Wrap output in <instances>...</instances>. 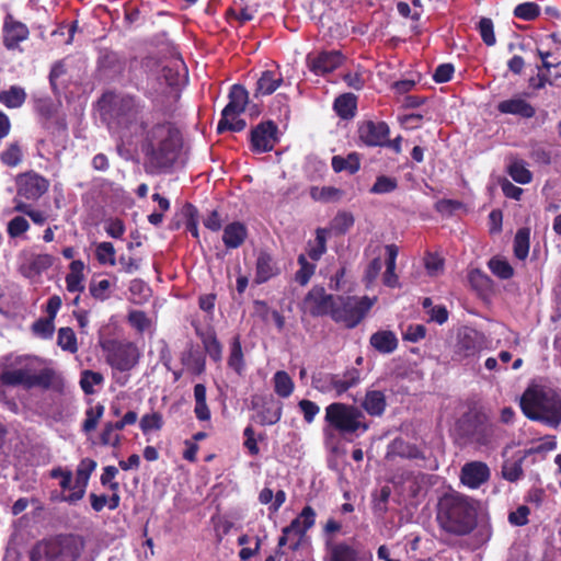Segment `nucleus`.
Listing matches in <instances>:
<instances>
[{"label": "nucleus", "mask_w": 561, "mask_h": 561, "mask_svg": "<svg viewBox=\"0 0 561 561\" xmlns=\"http://www.w3.org/2000/svg\"><path fill=\"white\" fill-rule=\"evenodd\" d=\"M100 107L108 129L119 139V150L134 145L136 135L144 130L153 115L140 99L130 94L105 93L100 100Z\"/></svg>", "instance_id": "nucleus-1"}, {"label": "nucleus", "mask_w": 561, "mask_h": 561, "mask_svg": "<svg viewBox=\"0 0 561 561\" xmlns=\"http://www.w3.org/2000/svg\"><path fill=\"white\" fill-rule=\"evenodd\" d=\"M133 146H139L148 162L154 168L173 164L182 146L180 130L170 122L150 117V123L135 137Z\"/></svg>", "instance_id": "nucleus-2"}, {"label": "nucleus", "mask_w": 561, "mask_h": 561, "mask_svg": "<svg viewBox=\"0 0 561 561\" xmlns=\"http://www.w3.org/2000/svg\"><path fill=\"white\" fill-rule=\"evenodd\" d=\"M520 409L530 420L557 427L561 423V398L549 387L531 383L520 397Z\"/></svg>", "instance_id": "nucleus-3"}, {"label": "nucleus", "mask_w": 561, "mask_h": 561, "mask_svg": "<svg viewBox=\"0 0 561 561\" xmlns=\"http://www.w3.org/2000/svg\"><path fill=\"white\" fill-rule=\"evenodd\" d=\"M437 520L447 533L467 535L476 526V511L467 496L448 493L438 501Z\"/></svg>", "instance_id": "nucleus-4"}, {"label": "nucleus", "mask_w": 561, "mask_h": 561, "mask_svg": "<svg viewBox=\"0 0 561 561\" xmlns=\"http://www.w3.org/2000/svg\"><path fill=\"white\" fill-rule=\"evenodd\" d=\"M360 410L352 404L333 402L325 407L323 436L325 440L333 439L335 433L353 435L365 433L368 424L364 422Z\"/></svg>", "instance_id": "nucleus-5"}, {"label": "nucleus", "mask_w": 561, "mask_h": 561, "mask_svg": "<svg viewBox=\"0 0 561 561\" xmlns=\"http://www.w3.org/2000/svg\"><path fill=\"white\" fill-rule=\"evenodd\" d=\"M84 541L78 536H60L38 541L31 550V561H84Z\"/></svg>", "instance_id": "nucleus-6"}, {"label": "nucleus", "mask_w": 561, "mask_h": 561, "mask_svg": "<svg viewBox=\"0 0 561 561\" xmlns=\"http://www.w3.org/2000/svg\"><path fill=\"white\" fill-rule=\"evenodd\" d=\"M376 301L377 297L337 295L331 319L347 329H354L365 319Z\"/></svg>", "instance_id": "nucleus-7"}, {"label": "nucleus", "mask_w": 561, "mask_h": 561, "mask_svg": "<svg viewBox=\"0 0 561 561\" xmlns=\"http://www.w3.org/2000/svg\"><path fill=\"white\" fill-rule=\"evenodd\" d=\"M31 357H16V368H7L0 375V383L4 386H23L27 389L41 386L47 388L51 382V371L44 369L38 374L30 369Z\"/></svg>", "instance_id": "nucleus-8"}, {"label": "nucleus", "mask_w": 561, "mask_h": 561, "mask_svg": "<svg viewBox=\"0 0 561 561\" xmlns=\"http://www.w3.org/2000/svg\"><path fill=\"white\" fill-rule=\"evenodd\" d=\"M249 102V93L244 87L234 84L229 92V102L221 113V119L217 125L218 133L225 130L241 131L245 127L244 119L240 115L244 112Z\"/></svg>", "instance_id": "nucleus-9"}, {"label": "nucleus", "mask_w": 561, "mask_h": 561, "mask_svg": "<svg viewBox=\"0 0 561 561\" xmlns=\"http://www.w3.org/2000/svg\"><path fill=\"white\" fill-rule=\"evenodd\" d=\"M485 347V335L472 328L465 327L457 333L453 359L469 363L478 357Z\"/></svg>", "instance_id": "nucleus-10"}, {"label": "nucleus", "mask_w": 561, "mask_h": 561, "mask_svg": "<svg viewBox=\"0 0 561 561\" xmlns=\"http://www.w3.org/2000/svg\"><path fill=\"white\" fill-rule=\"evenodd\" d=\"M323 561H373L371 554L364 552L350 540L328 537L324 540Z\"/></svg>", "instance_id": "nucleus-11"}, {"label": "nucleus", "mask_w": 561, "mask_h": 561, "mask_svg": "<svg viewBox=\"0 0 561 561\" xmlns=\"http://www.w3.org/2000/svg\"><path fill=\"white\" fill-rule=\"evenodd\" d=\"M105 350L106 362L113 369L128 371L138 363L139 352L133 343L112 342Z\"/></svg>", "instance_id": "nucleus-12"}, {"label": "nucleus", "mask_w": 561, "mask_h": 561, "mask_svg": "<svg viewBox=\"0 0 561 561\" xmlns=\"http://www.w3.org/2000/svg\"><path fill=\"white\" fill-rule=\"evenodd\" d=\"M335 295L328 294L323 287L314 286L302 301V310L313 317L329 316L331 318Z\"/></svg>", "instance_id": "nucleus-13"}, {"label": "nucleus", "mask_w": 561, "mask_h": 561, "mask_svg": "<svg viewBox=\"0 0 561 561\" xmlns=\"http://www.w3.org/2000/svg\"><path fill=\"white\" fill-rule=\"evenodd\" d=\"M344 56L339 50H322L309 53L306 57L308 69L316 76H325L339 68Z\"/></svg>", "instance_id": "nucleus-14"}, {"label": "nucleus", "mask_w": 561, "mask_h": 561, "mask_svg": "<svg viewBox=\"0 0 561 561\" xmlns=\"http://www.w3.org/2000/svg\"><path fill=\"white\" fill-rule=\"evenodd\" d=\"M15 183L18 197L28 201L38 199L49 187L48 181L35 172H27L18 175Z\"/></svg>", "instance_id": "nucleus-15"}, {"label": "nucleus", "mask_w": 561, "mask_h": 561, "mask_svg": "<svg viewBox=\"0 0 561 561\" xmlns=\"http://www.w3.org/2000/svg\"><path fill=\"white\" fill-rule=\"evenodd\" d=\"M490 477L491 470L483 461L466 462L460 470V482L471 490L479 489L489 481Z\"/></svg>", "instance_id": "nucleus-16"}, {"label": "nucleus", "mask_w": 561, "mask_h": 561, "mask_svg": "<svg viewBox=\"0 0 561 561\" xmlns=\"http://www.w3.org/2000/svg\"><path fill=\"white\" fill-rule=\"evenodd\" d=\"M96 468V461L91 458H83L76 470V479L72 486V492L69 493L65 500L75 503L81 500L90 480L91 474Z\"/></svg>", "instance_id": "nucleus-17"}, {"label": "nucleus", "mask_w": 561, "mask_h": 561, "mask_svg": "<svg viewBox=\"0 0 561 561\" xmlns=\"http://www.w3.org/2000/svg\"><path fill=\"white\" fill-rule=\"evenodd\" d=\"M276 126L272 122L261 123L251 131L252 150L259 153L267 152L276 142Z\"/></svg>", "instance_id": "nucleus-18"}, {"label": "nucleus", "mask_w": 561, "mask_h": 561, "mask_svg": "<svg viewBox=\"0 0 561 561\" xmlns=\"http://www.w3.org/2000/svg\"><path fill=\"white\" fill-rule=\"evenodd\" d=\"M314 510L311 506H305L300 514L287 526V533H295L296 536V540L290 546V550H298L304 536L314 525Z\"/></svg>", "instance_id": "nucleus-19"}, {"label": "nucleus", "mask_w": 561, "mask_h": 561, "mask_svg": "<svg viewBox=\"0 0 561 561\" xmlns=\"http://www.w3.org/2000/svg\"><path fill=\"white\" fill-rule=\"evenodd\" d=\"M28 28L22 22L15 21L11 15H7L3 23V44L8 49L16 48L20 43L28 37Z\"/></svg>", "instance_id": "nucleus-20"}, {"label": "nucleus", "mask_w": 561, "mask_h": 561, "mask_svg": "<svg viewBox=\"0 0 561 561\" xmlns=\"http://www.w3.org/2000/svg\"><path fill=\"white\" fill-rule=\"evenodd\" d=\"M515 95L511 99L501 101L497 104V111L502 114H510L519 116L522 118H533L536 114V108L524 96Z\"/></svg>", "instance_id": "nucleus-21"}, {"label": "nucleus", "mask_w": 561, "mask_h": 561, "mask_svg": "<svg viewBox=\"0 0 561 561\" xmlns=\"http://www.w3.org/2000/svg\"><path fill=\"white\" fill-rule=\"evenodd\" d=\"M388 136L389 127L383 122H366L359 128V137L367 146L383 147Z\"/></svg>", "instance_id": "nucleus-22"}, {"label": "nucleus", "mask_w": 561, "mask_h": 561, "mask_svg": "<svg viewBox=\"0 0 561 561\" xmlns=\"http://www.w3.org/2000/svg\"><path fill=\"white\" fill-rule=\"evenodd\" d=\"M360 407L370 416H381L387 408V397L385 391L368 388L362 399Z\"/></svg>", "instance_id": "nucleus-23"}, {"label": "nucleus", "mask_w": 561, "mask_h": 561, "mask_svg": "<svg viewBox=\"0 0 561 561\" xmlns=\"http://www.w3.org/2000/svg\"><path fill=\"white\" fill-rule=\"evenodd\" d=\"M336 398L345 394L350 389L357 387L363 380V370L357 367H348L342 373L334 374Z\"/></svg>", "instance_id": "nucleus-24"}, {"label": "nucleus", "mask_w": 561, "mask_h": 561, "mask_svg": "<svg viewBox=\"0 0 561 561\" xmlns=\"http://www.w3.org/2000/svg\"><path fill=\"white\" fill-rule=\"evenodd\" d=\"M277 274H279V268L272 255L266 252H261L256 259L255 283L263 284Z\"/></svg>", "instance_id": "nucleus-25"}, {"label": "nucleus", "mask_w": 561, "mask_h": 561, "mask_svg": "<svg viewBox=\"0 0 561 561\" xmlns=\"http://www.w3.org/2000/svg\"><path fill=\"white\" fill-rule=\"evenodd\" d=\"M85 264L81 260H75L69 265V273L66 276V288L70 293H82L84 290Z\"/></svg>", "instance_id": "nucleus-26"}, {"label": "nucleus", "mask_w": 561, "mask_h": 561, "mask_svg": "<svg viewBox=\"0 0 561 561\" xmlns=\"http://www.w3.org/2000/svg\"><path fill=\"white\" fill-rule=\"evenodd\" d=\"M370 345L382 354H390L398 347V339L392 331L380 330L370 336Z\"/></svg>", "instance_id": "nucleus-27"}, {"label": "nucleus", "mask_w": 561, "mask_h": 561, "mask_svg": "<svg viewBox=\"0 0 561 561\" xmlns=\"http://www.w3.org/2000/svg\"><path fill=\"white\" fill-rule=\"evenodd\" d=\"M247 227L241 222H231L224 229L222 241L228 249L239 248L247 239Z\"/></svg>", "instance_id": "nucleus-28"}, {"label": "nucleus", "mask_w": 561, "mask_h": 561, "mask_svg": "<svg viewBox=\"0 0 561 561\" xmlns=\"http://www.w3.org/2000/svg\"><path fill=\"white\" fill-rule=\"evenodd\" d=\"M283 82V76L275 70H265L256 83V95H270L274 93Z\"/></svg>", "instance_id": "nucleus-29"}, {"label": "nucleus", "mask_w": 561, "mask_h": 561, "mask_svg": "<svg viewBox=\"0 0 561 561\" xmlns=\"http://www.w3.org/2000/svg\"><path fill=\"white\" fill-rule=\"evenodd\" d=\"M425 477L422 473L413 474L408 473L400 486L402 495L413 500L417 499L424 493Z\"/></svg>", "instance_id": "nucleus-30"}, {"label": "nucleus", "mask_w": 561, "mask_h": 561, "mask_svg": "<svg viewBox=\"0 0 561 561\" xmlns=\"http://www.w3.org/2000/svg\"><path fill=\"white\" fill-rule=\"evenodd\" d=\"M329 230L325 228H318L316 230V239L313 241H309L307 244V253L308 256L317 262L322 255L327 252V239H328Z\"/></svg>", "instance_id": "nucleus-31"}, {"label": "nucleus", "mask_w": 561, "mask_h": 561, "mask_svg": "<svg viewBox=\"0 0 561 561\" xmlns=\"http://www.w3.org/2000/svg\"><path fill=\"white\" fill-rule=\"evenodd\" d=\"M26 100V92L19 85H12L10 89L0 92V102L9 108L21 107Z\"/></svg>", "instance_id": "nucleus-32"}, {"label": "nucleus", "mask_w": 561, "mask_h": 561, "mask_svg": "<svg viewBox=\"0 0 561 561\" xmlns=\"http://www.w3.org/2000/svg\"><path fill=\"white\" fill-rule=\"evenodd\" d=\"M334 110L342 118L353 117L356 111V96L352 93L340 95L334 101Z\"/></svg>", "instance_id": "nucleus-33"}, {"label": "nucleus", "mask_w": 561, "mask_h": 561, "mask_svg": "<svg viewBox=\"0 0 561 561\" xmlns=\"http://www.w3.org/2000/svg\"><path fill=\"white\" fill-rule=\"evenodd\" d=\"M493 425L488 422L479 423L470 434V442L479 447L488 446L493 439Z\"/></svg>", "instance_id": "nucleus-34"}, {"label": "nucleus", "mask_w": 561, "mask_h": 561, "mask_svg": "<svg viewBox=\"0 0 561 561\" xmlns=\"http://www.w3.org/2000/svg\"><path fill=\"white\" fill-rule=\"evenodd\" d=\"M510 176L519 184H528L533 180L531 172L527 169L525 161L513 159L507 165Z\"/></svg>", "instance_id": "nucleus-35"}, {"label": "nucleus", "mask_w": 561, "mask_h": 561, "mask_svg": "<svg viewBox=\"0 0 561 561\" xmlns=\"http://www.w3.org/2000/svg\"><path fill=\"white\" fill-rule=\"evenodd\" d=\"M274 391L280 398H288L295 389V385L290 376L284 371L278 370L273 376Z\"/></svg>", "instance_id": "nucleus-36"}, {"label": "nucleus", "mask_w": 561, "mask_h": 561, "mask_svg": "<svg viewBox=\"0 0 561 561\" xmlns=\"http://www.w3.org/2000/svg\"><path fill=\"white\" fill-rule=\"evenodd\" d=\"M488 267L500 279H510L514 275V268L503 256H493L488 262Z\"/></svg>", "instance_id": "nucleus-37"}, {"label": "nucleus", "mask_w": 561, "mask_h": 561, "mask_svg": "<svg viewBox=\"0 0 561 561\" xmlns=\"http://www.w3.org/2000/svg\"><path fill=\"white\" fill-rule=\"evenodd\" d=\"M282 405L277 402L266 403L257 413V421L262 425H273L280 420Z\"/></svg>", "instance_id": "nucleus-38"}, {"label": "nucleus", "mask_w": 561, "mask_h": 561, "mask_svg": "<svg viewBox=\"0 0 561 561\" xmlns=\"http://www.w3.org/2000/svg\"><path fill=\"white\" fill-rule=\"evenodd\" d=\"M312 386L323 394L333 393L336 397V386L334 374L320 373L312 377Z\"/></svg>", "instance_id": "nucleus-39"}, {"label": "nucleus", "mask_w": 561, "mask_h": 561, "mask_svg": "<svg viewBox=\"0 0 561 561\" xmlns=\"http://www.w3.org/2000/svg\"><path fill=\"white\" fill-rule=\"evenodd\" d=\"M530 230L518 229L514 238V254L518 260H525L529 253Z\"/></svg>", "instance_id": "nucleus-40"}, {"label": "nucleus", "mask_w": 561, "mask_h": 561, "mask_svg": "<svg viewBox=\"0 0 561 561\" xmlns=\"http://www.w3.org/2000/svg\"><path fill=\"white\" fill-rule=\"evenodd\" d=\"M359 159L355 153H351L347 158L341 156H334L332 158V168L335 172L348 171L354 174L359 170Z\"/></svg>", "instance_id": "nucleus-41"}, {"label": "nucleus", "mask_w": 561, "mask_h": 561, "mask_svg": "<svg viewBox=\"0 0 561 561\" xmlns=\"http://www.w3.org/2000/svg\"><path fill=\"white\" fill-rule=\"evenodd\" d=\"M162 77L164 79V82H159L160 88L156 89L154 87L151 88V95L154 94H162V95H171L172 98H178L179 91L176 89V83L173 78L172 71L169 68L162 69Z\"/></svg>", "instance_id": "nucleus-42"}, {"label": "nucleus", "mask_w": 561, "mask_h": 561, "mask_svg": "<svg viewBox=\"0 0 561 561\" xmlns=\"http://www.w3.org/2000/svg\"><path fill=\"white\" fill-rule=\"evenodd\" d=\"M57 344L62 351L75 354L78 351V342L71 328H60L57 334Z\"/></svg>", "instance_id": "nucleus-43"}, {"label": "nucleus", "mask_w": 561, "mask_h": 561, "mask_svg": "<svg viewBox=\"0 0 561 561\" xmlns=\"http://www.w3.org/2000/svg\"><path fill=\"white\" fill-rule=\"evenodd\" d=\"M228 366L239 375L244 369L243 352L239 337H234L231 342Z\"/></svg>", "instance_id": "nucleus-44"}, {"label": "nucleus", "mask_w": 561, "mask_h": 561, "mask_svg": "<svg viewBox=\"0 0 561 561\" xmlns=\"http://www.w3.org/2000/svg\"><path fill=\"white\" fill-rule=\"evenodd\" d=\"M299 270L296 272L295 279L301 286H305L310 280L311 276L314 274L316 264L308 262L305 254H300L298 256Z\"/></svg>", "instance_id": "nucleus-45"}, {"label": "nucleus", "mask_w": 561, "mask_h": 561, "mask_svg": "<svg viewBox=\"0 0 561 561\" xmlns=\"http://www.w3.org/2000/svg\"><path fill=\"white\" fill-rule=\"evenodd\" d=\"M95 256L100 264L115 265V249L111 242H100L96 244Z\"/></svg>", "instance_id": "nucleus-46"}, {"label": "nucleus", "mask_w": 561, "mask_h": 561, "mask_svg": "<svg viewBox=\"0 0 561 561\" xmlns=\"http://www.w3.org/2000/svg\"><path fill=\"white\" fill-rule=\"evenodd\" d=\"M139 426L144 434L160 431L163 426L162 415L159 412L147 413L140 419Z\"/></svg>", "instance_id": "nucleus-47"}, {"label": "nucleus", "mask_w": 561, "mask_h": 561, "mask_svg": "<svg viewBox=\"0 0 561 561\" xmlns=\"http://www.w3.org/2000/svg\"><path fill=\"white\" fill-rule=\"evenodd\" d=\"M28 229L30 224L23 216L13 217L7 225V232L11 239L23 237Z\"/></svg>", "instance_id": "nucleus-48"}, {"label": "nucleus", "mask_w": 561, "mask_h": 561, "mask_svg": "<svg viewBox=\"0 0 561 561\" xmlns=\"http://www.w3.org/2000/svg\"><path fill=\"white\" fill-rule=\"evenodd\" d=\"M104 413V407L102 404H96L94 407L89 408L85 411V419L82 425V430L85 433H89L93 430H95L99 421L103 416Z\"/></svg>", "instance_id": "nucleus-49"}, {"label": "nucleus", "mask_w": 561, "mask_h": 561, "mask_svg": "<svg viewBox=\"0 0 561 561\" xmlns=\"http://www.w3.org/2000/svg\"><path fill=\"white\" fill-rule=\"evenodd\" d=\"M3 164L14 168L22 161V150L15 142L10 144L5 150L0 154Z\"/></svg>", "instance_id": "nucleus-50"}, {"label": "nucleus", "mask_w": 561, "mask_h": 561, "mask_svg": "<svg viewBox=\"0 0 561 561\" xmlns=\"http://www.w3.org/2000/svg\"><path fill=\"white\" fill-rule=\"evenodd\" d=\"M354 216L348 211H340L331 222V230L336 233H345L354 225Z\"/></svg>", "instance_id": "nucleus-51"}, {"label": "nucleus", "mask_w": 561, "mask_h": 561, "mask_svg": "<svg viewBox=\"0 0 561 561\" xmlns=\"http://www.w3.org/2000/svg\"><path fill=\"white\" fill-rule=\"evenodd\" d=\"M129 324L138 332L144 333L151 329V320L144 311L133 310L128 313Z\"/></svg>", "instance_id": "nucleus-52"}, {"label": "nucleus", "mask_w": 561, "mask_h": 561, "mask_svg": "<svg viewBox=\"0 0 561 561\" xmlns=\"http://www.w3.org/2000/svg\"><path fill=\"white\" fill-rule=\"evenodd\" d=\"M183 215L185 217L186 231L197 239L199 237V233L196 208L191 204H186L183 208Z\"/></svg>", "instance_id": "nucleus-53"}, {"label": "nucleus", "mask_w": 561, "mask_h": 561, "mask_svg": "<svg viewBox=\"0 0 561 561\" xmlns=\"http://www.w3.org/2000/svg\"><path fill=\"white\" fill-rule=\"evenodd\" d=\"M103 382V376L100 373L85 370L82 373L80 385L84 393L90 394L94 392V386Z\"/></svg>", "instance_id": "nucleus-54"}, {"label": "nucleus", "mask_w": 561, "mask_h": 561, "mask_svg": "<svg viewBox=\"0 0 561 561\" xmlns=\"http://www.w3.org/2000/svg\"><path fill=\"white\" fill-rule=\"evenodd\" d=\"M398 186L397 180L390 176L380 175L370 187L373 194H387L393 192Z\"/></svg>", "instance_id": "nucleus-55"}, {"label": "nucleus", "mask_w": 561, "mask_h": 561, "mask_svg": "<svg viewBox=\"0 0 561 561\" xmlns=\"http://www.w3.org/2000/svg\"><path fill=\"white\" fill-rule=\"evenodd\" d=\"M54 320L48 318H41L32 325L33 333L42 339H50L54 334Z\"/></svg>", "instance_id": "nucleus-56"}, {"label": "nucleus", "mask_w": 561, "mask_h": 561, "mask_svg": "<svg viewBox=\"0 0 561 561\" xmlns=\"http://www.w3.org/2000/svg\"><path fill=\"white\" fill-rule=\"evenodd\" d=\"M502 476L510 482H516L523 477L522 460L506 461L502 467Z\"/></svg>", "instance_id": "nucleus-57"}, {"label": "nucleus", "mask_w": 561, "mask_h": 561, "mask_svg": "<svg viewBox=\"0 0 561 561\" xmlns=\"http://www.w3.org/2000/svg\"><path fill=\"white\" fill-rule=\"evenodd\" d=\"M514 14L519 19L530 21L540 14V9L534 2H524L515 8Z\"/></svg>", "instance_id": "nucleus-58"}, {"label": "nucleus", "mask_w": 561, "mask_h": 561, "mask_svg": "<svg viewBox=\"0 0 561 561\" xmlns=\"http://www.w3.org/2000/svg\"><path fill=\"white\" fill-rule=\"evenodd\" d=\"M298 408L304 415L305 422L308 424H311L320 412V407L316 402L307 399L300 400Z\"/></svg>", "instance_id": "nucleus-59"}, {"label": "nucleus", "mask_w": 561, "mask_h": 561, "mask_svg": "<svg viewBox=\"0 0 561 561\" xmlns=\"http://www.w3.org/2000/svg\"><path fill=\"white\" fill-rule=\"evenodd\" d=\"M479 32L485 45L493 46L495 44L493 23L490 19L483 18L480 20Z\"/></svg>", "instance_id": "nucleus-60"}, {"label": "nucleus", "mask_w": 561, "mask_h": 561, "mask_svg": "<svg viewBox=\"0 0 561 561\" xmlns=\"http://www.w3.org/2000/svg\"><path fill=\"white\" fill-rule=\"evenodd\" d=\"M111 287V283L108 279H101L99 282H93L90 284L89 290L92 297H94L98 300H105L107 299L108 295L107 291Z\"/></svg>", "instance_id": "nucleus-61"}, {"label": "nucleus", "mask_w": 561, "mask_h": 561, "mask_svg": "<svg viewBox=\"0 0 561 561\" xmlns=\"http://www.w3.org/2000/svg\"><path fill=\"white\" fill-rule=\"evenodd\" d=\"M557 447V439L554 436H546L541 438L535 446H533L528 453L529 454H547L549 451L554 450Z\"/></svg>", "instance_id": "nucleus-62"}, {"label": "nucleus", "mask_w": 561, "mask_h": 561, "mask_svg": "<svg viewBox=\"0 0 561 561\" xmlns=\"http://www.w3.org/2000/svg\"><path fill=\"white\" fill-rule=\"evenodd\" d=\"M529 513L530 511L526 505H520L510 513L508 522L514 526H524L528 523Z\"/></svg>", "instance_id": "nucleus-63"}, {"label": "nucleus", "mask_w": 561, "mask_h": 561, "mask_svg": "<svg viewBox=\"0 0 561 561\" xmlns=\"http://www.w3.org/2000/svg\"><path fill=\"white\" fill-rule=\"evenodd\" d=\"M426 334V329L422 324H410L405 329V331L402 333L403 340L409 342H419L422 340Z\"/></svg>", "instance_id": "nucleus-64"}]
</instances>
